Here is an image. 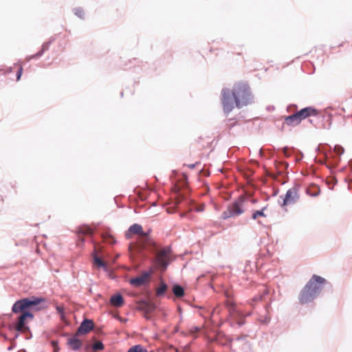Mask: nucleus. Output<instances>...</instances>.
I'll list each match as a JSON object with an SVG mask.
<instances>
[{"mask_svg":"<svg viewBox=\"0 0 352 352\" xmlns=\"http://www.w3.org/2000/svg\"><path fill=\"white\" fill-rule=\"evenodd\" d=\"M253 102L249 85L245 82H237L234 85L232 89L223 88L221 90V103L225 113L231 112L234 106L241 109Z\"/></svg>","mask_w":352,"mask_h":352,"instance_id":"nucleus-1","label":"nucleus"},{"mask_svg":"<svg viewBox=\"0 0 352 352\" xmlns=\"http://www.w3.org/2000/svg\"><path fill=\"white\" fill-rule=\"evenodd\" d=\"M327 280L324 278L314 275L307 282L298 296L301 304H307L316 298L322 290Z\"/></svg>","mask_w":352,"mask_h":352,"instance_id":"nucleus-2","label":"nucleus"},{"mask_svg":"<svg viewBox=\"0 0 352 352\" xmlns=\"http://www.w3.org/2000/svg\"><path fill=\"white\" fill-rule=\"evenodd\" d=\"M132 234H138L140 239L138 243L135 245L132 249L130 247V251L132 254H138L140 256L144 257L145 254L144 251L147 248V245H153L154 241L142 230V227L140 224L134 223L129 227L126 232V237L130 238Z\"/></svg>","mask_w":352,"mask_h":352,"instance_id":"nucleus-3","label":"nucleus"},{"mask_svg":"<svg viewBox=\"0 0 352 352\" xmlns=\"http://www.w3.org/2000/svg\"><path fill=\"white\" fill-rule=\"evenodd\" d=\"M145 250H148L151 252L155 254V256L153 259V264L155 266L164 272L166 270L167 267L171 261V249L170 247L166 246L160 249H158L156 244L147 245V248Z\"/></svg>","mask_w":352,"mask_h":352,"instance_id":"nucleus-4","label":"nucleus"},{"mask_svg":"<svg viewBox=\"0 0 352 352\" xmlns=\"http://www.w3.org/2000/svg\"><path fill=\"white\" fill-rule=\"evenodd\" d=\"M246 199L243 196L239 197L234 201L230 204L227 209L221 214L223 219L236 217L241 215L245 210V204Z\"/></svg>","mask_w":352,"mask_h":352,"instance_id":"nucleus-5","label":"nucleus"},{"mask_svg":"<svg viewBox=\"0 0 352 352\" xmlns=\"http://www.w3.org/2000/svg\"><path fill=\"white\" fill-rule=\"evenodd\" d=\"M43 299L39 298H33L30 299L28 298H23L14 302L12 307V311L14 314L19 312L28 311L27 310L32 306L39 305Z\"/></svg>","mask_w":352,"mask_h":352,"instance_id":"nucleus-6","label":"nucleus"},{"mask_svg":"<svg viewBox=\"0 0 352 352\" xmlns=\"http://www.w3.org/2000/svg\"><path fill=\"white\" fill-rule=\"evenodd\" d=\"M298 188L293 187L289 188L285 197L280 196L278 199V203L281 206H285L294 204L299 199Z\"/></svg>","mask_w":352,"mask_h":352,"instance_id":"nucleus-7","label":"nucleus"},{"mask_svg":"<svg viewBox=\"0 0 352 352\" xmlns=\"http://www.w3.org/2000/svg\"><path fill=\"white\" fill-rule=\"evenodd\" d=\"M34 316L30 311H25L22 313V314L19 316L18 322L15 326V329L17 331L22 332L25 329H28L25 326V319L27 318H33Z\"/></svg>","mask_w":352,"mask_h":352,"instance_id":"nucleus-8","label":"nucleus"},{"mask_svg":"<svg viewBox=\"0 0 352 352\" xmlns=\"http://www.w3.org/2000/svg\"><path fill=\"white\" fill-rule=\"evenodd\" d=\"M318 113V111L312 107L303 108L297 112L300 121L310 116H316Z\"/></svg>","mask_w":352,"mask_h":352,"instance_id":"nucleus-9","label":"nucleus"},{"mask_svg":"<svg viewBox=\"0 0 352 352\" xmlns=\"http://www.w3.org/2000/svg\"><path fill=\"white\" fill-rule=\"evenodd\" d=\"M67 344L70 349L78 351L82 347V342L78 339V334L76 333L67 338Z\"/></svg>","mask_w":352,"mask_h":352,"instance_id":"nucleus-10","label":"nucleus"},{"mask_svg":"<svg viewBox=\"0 0 352 352\" xmlns=\"http://www.w3.org/2000/svg\"><path fill=\"white\" fill-rule=\"evenodd\" d=\"M94 328V322L91 320H84L78 329L77 334H86Z\"/></svg>","mask_w":352,"mask_h":352,"instance_id":"nucleus-11","label":"nucleus"},{"mask_svg":"<svg viewBox=\"0 0 352 352\" xmlns=\"http://www.w3.org/2000/svg\"><path fill=\"white\" fill-rule=\"evenodd\" d=\"M148 277L149 273L144 272L141 276L131 278L130 280V283L133 286L139 287L144 285L146 282Z\"/></svg>","mask_w":352,"mask_h":352,"instance_id":"nucleus-12","label":"nucleus"},{"mask_svg":"<svg viewBox=\"0 0 352 352\" xmlns=\"http://www.w3.org/2000/svg\"><path fill=\"white\" fill-rule=\"evenodd\" d=\"M228 308L230 316L232 319H237L243 317V314L236 309L234 302H229L228 303Z\"/></svg>","mask_w":352,"mask_h":352,"instance_id":"nucleus-13","label":"nucleus"},{"mask_svg":"<svg viewBox=\"0 0 352 352\" xmlns=\"http://www.w3.org/2000/svg\"><path fill=\"white\" fill-rule=\"evenodd\" d=\"M300 118L298 113H296L293 115L285 117V123L288 126H295L300 123Z\"/></svg>","mask_w":352,"mask_h":352,"instance_id":"nucleus-14","label":"nucleus"},{"mask_svg":"<svg viewBox=\"0 0 352 352\" xmlns=\"http://www.w3.org/2000/svg\"><path fill=\"white\" fill-rule=\"evenodd\" d=\"M50 44H51L50 41L44 43L42 45V49L39 52H38L36 54L28 56L27 60H30L32 58H39L41 56H43V53L45 51L48 50Z\"/></svg>","mask_w":352,"mask_h":352,"instance_id":"nucleus-15","label":"nucleus"},{"mask_svg":"<svg viewBox=\"0 0 352 352\" xmlns=\"http://www.w3.org/2000/svg\"><path fill=\"white\" fill-rule=\"evenodd\" d=\"M110 302L113 306L120 307L123 305L124 299L121 294H118L111 297Z\"/></svg>","mask_w":352,"mask_h":352,"instance_id":"nucleus-16","label":"nucleus"},{"mask_svg":"<svg viewBox=\"0 0 352 352\" xmlns=\"http://www.w3.org/2000/svg\"><path fill=\"white\" fill-rule=\"evenodd\" d=\"M173 292L175 296L179 298L183 296L184 294V288L179 285H175L173 287Z\"/></svg>","mask_w":352,"mask_h":352,"instance_id":"nucleus-17","label":"nucleus"},{"mask_svg":"<svg viewBox=\"0 0 352 352\" xmlns=\"http://www.w3.org/2000/svg\"><path fill=\"white\" fill-rule=\"evenodd\" d=\"M167 288H168L167 285L166 283L162 282L156 290V295L157 296H162L167 290Z\"/></svg>","mask_w":352,"mask_h":352,"instance_id":"nucleus-18","label":"nucleus"},{"mask_svg":"<svg viewBox=\"0 0 352 352\" xmlns=\"http://www.w3.org/2000/svg\"><path fill=\"white\" fill-rule=\"evenodd\" d=\"M127 352H148L142 345L138 344L131 347Z\"/></svg>","mask_w":352,"mask_h":352,"instance_id":"nucleus-19","label":"nucleus"},{"mask_svg":"<svg viewBox=\"0 0 352 352\" xmlns=\"http://www.w3.org/2000/svg\"><path fill=\"white\" fill-rule=\"evenodd\" d=\"M94 260L95 264H96L99 267H103L104 270H107V266L106 263L104 261H102V260L100 258L98 257L97 256H95L94 258Z\"/></svg>","mask_w":352,"mask_h":352,"instance_id":"nucleus-20","label":"nucleus"},{"mask_svg":"<svg viewBox=\"0 0 352 352\" xmlns=\"http://www.w3.org/2000/svg\"><path fill=\"white\" fill-rule=\"evenodd\" d=\"M73 12L76 16L78 18L82 19L85 17V13L83 10L81 8H75L73 10Z\"/></svg>","mask_w":352,"mask_h":352,"instance_id":"nucleus-21","label":"nucleus"},{"mask_svg":"<svg viewBox=\"0 0 352 352\" xmlns=\"http://www.w3.org/2000/svg\"><path fill=\"white\" fill-rule=\"evenodd\" d=\"M265 210V208H263L261 210H256L253 212L252 218L253 219H257L258 217H265L263 211Z\"/></svg>","mask_w":352,"mask_h":352,"instance_id":"nucleus-22","label":"nucleus"},{"mask_svg":"<svg viewBox=\"0 0 352 352\" xmlns=\"http://www.w3.org/2000/svg\"><path fill=\"white\" fill-rule=\"evenodd\" d=\"M268 293H269L268 289L267 288H265L263 294L255 296L252 299V301L253 302H256V301L262 300L263 297H264V296L268 294Z\"/></svg>","mask_w":352,"mask_h":352,"instance_id":"nucleus-23","label":"nucleus"},{"mask_svg":"<svg viewBox=\"0 0 352 352\" xmlns=\"http://www.w3.org/2000/svg\"><path fill=\"white\" fill-rule=\"evenodd\" d=\"M93 349L94 350H102L104 349V344L100 341L96 342L93 345Z\"/></svg>","mask_w":352,"mask_h":352,"instance_id":"nucleus-24","label":"nucleus"},{"mask_svg":"<svg viewBox=\"0 0 352 352\" xmlns=\"http://www.w3.org/2000/svg\"><path fill=\"white\" fill-rule=\"evenodd\" d=\"M258 320L260 322L267 324L269 323V322L270 320V318L269 317V316L265 315V316H261L258 318Z\"/></svg>","mask_w":352,"mask_h":352,"instance_id":"nucleus-25","label":"nucleus"},{"mask_svg":"<svg viewBox=\"0 0 352 352\" xmlns=\"http://www.w3.org/2000/svg\"><path fill=\"white\" fill-rule=\"evenodd\" d=\"M334 151L338 155H341L342 154L344 153V149L340 145H336L334 147Z\"/></svg>","mask_w":352,"mask_h":352,"instance_id":"nucleus-26","label":"nucleus"},{"mask_svg":"<svg viewBox=\"0 0 352 352\" xmlns=\"http://www.w3.org/2000/svg\"><path fill=\"white\" fill-rule=\"evenodd\" d=\"M82 233L85 234H92V230L90 228H85V229L81 230Z\"/></svg>","mask_w":352,"mask_h":352,"instance_id":"nucleus-27","label":"nucleus"},{"mask_svg":"<svg viewBox=\"0 0 352 352\" xmlns=\"http://www.w3.org/2000/svg\"><path fill=\"white\" fill-rule=\"evenodd\" d=\"M23 72V67L21 66L16 73V80H19Z\"/></svg>","mask_w":352,"mask_h":352,"instance_id":"nucleus-28","label":"nucleus"},{"mask_svg":"<svg viewBox=\"0 0 352 352\" xmlns=\"http://www.w3.org/2000/svg\"><path fill=\"white\" fill-rule=\"evenodd\" d=\"M204 208H205V206L204 204H201V205L198 206L197 207H196L195 210L197 212H202V211L204 210Z\"/></svg>","mask_w":352,"mask_h":352,"instance_id":"nucleus-29","label":"nucleus"},{"mask_svg":"<svg viewBox=\"0 0 352 352\" xmlns=\"http://www.w3.org/2000/svg\"><path fill=\"white\" fill-rule=\"evenodd\" d=\"M56 311L57 312L61 315V317H63V312H64V309L63 307H60V306H58L56 307Z\"/></svg>","mask_w":352,"mask_h":352,"instance_id":"nucleus-30","label":"nucleus"},{"mask_svg":"<svg viewBox=\"0 0 352 352\" xmlns=\"http://www.w3.org/2000/svg\"><path fill=\"white\" fill-rule=\"evenodd\" d=\"M320 193V190L318 189L316 192H314V193H311L310 195L311 197H317Z\"/></svg>","mask_w":352,"mask_h":352,"instance_id":"nucleus-31","label":"nucleus"},{"mask_svg":"<svg viewBox=\"0 0 352 352\" xmlns=\"http://www.w3.org/2000/svg\"><path fill=\"white\" fill-rule=\"evenodd\" d=\"M52 344L53 346L54 347V352H56V347L58 345V342L56 341H52Z\"/></svg>","mask_w":352,"mask_h":352,"instance_id":"nucleus-32","label":"nucleus"},{"mask_svg":"<svg viewBox=\"0 0 352 352\" xmlns=\"http://www.w3.org/2000/svg\"><path fill=\"white\" fill-rule=\"evenodd\" d=\"M196 164H191L188 165V166L190 168L192 169V168H194L195 167Z\"/></svg>","mask_w":352,"mask_h":352,"instance_id":"nucleus-33","label":"nucleus"},{"mask_svg":"<svg viewBox=\"0 0 352 352\" xmlns=\"http://www.w3.org/2000/svg\"><path fill=\"white\" fill-rule=\"evenodd\" d=\"M237 324H238L239 326H241L242 324H243V322L238 321V322H237Z\"/></svg>","mask_w":352,"mask_h":352,"instance_id":"nucleus-34","label":"nucleus"},{"mask_svg":"<svg viewBox=\"0 0 352 352\" xmlns=\"http://www.w3.org/2000/svg\"><path fill=\"white\" fill-rule=\"evenodd\" d=\"M286 151H287V148H285L284 149V153H285V155H286Z\"/></svg>","mask_w":352,"mask_h":352,"instance_id":"nucleus-35","label":"nucleus"},{"mask_svg":"<svg viewBox=\"0 0 352 352\" xmlns=\"http://www.w3.org/2000/svg\"><path fill=\"white\" fill-rule=\"evenodd\" d=\"M113 242H114V240L112 239V241H110V243H112Z\"/></svg>","mask_w":352,"mask_h":352,"instance_id":"nucleus-36","label":"nucleus"}]
</instances>
